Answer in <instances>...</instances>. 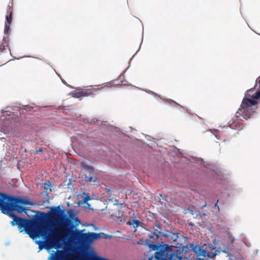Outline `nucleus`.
<instances>
[{"mask_svg": "<svg viewBox=\"0 0 260 260\" xmlns=\"http://www.w3.org/2000/svg\"><path fill=\"white\" fill-rule=\"evenodd\" d=\"M68 214L70 217L64 216L59 207L52 208L45 218L48 225L53 228L54 231L48 230L42 224L46 229V234L37 236L35 239L42 238L46 240L45 248L51 253L49 260H87L90 250L85 255H79L75 246L82 241H94L100 238V235L90 232L84 233V231L69 228L78 225L80 221L74 216L73 211H69Z\"/></svg>", "mask_w": 260, "mask_h": 260, "instance_id": "obj_1", "label": "nucleus"}, {"mask_svg": "<svg viewBox=\"0 0 260 260\" xmlns=\"http://www.w3.org/2000/svg\"><path fill=\"white\" fill-rule=\"evenodd\" d=\"M27 205L32 204L26 199L15 198L0 193V210L4 214L13 218L11 221L12 225H18L20 232L25 231L33 239L37 236L45 235L46 229L42 224L24 220L14 215L13 211L15 210L19 213L24 212L28 214L30 211L24 208Z\"/></svg>", "mask_w": 260, "mask_h": 260, "instance_id": "obj_2", "label": "nucleus"}, {"mask_svg": "<svg viewBox=\"0 0 260 260\" xmlns=\"http://www.w3.org/2000/svg\"><path fill=\"white\" fill-rule=\"evenodd\" d=\"M143 31H144V30L143 29H142V37L141 38V41L140 46H139L138 50L136 52V53L131 58L129 63H128V66L126 68V69H125L124 71H123L122 72V73L120 74V75L118 76V77L116 79L101 84L100 85H99L101 90L105 88H110L112 87H115L117 85H119L120 84H121L122 85H124L126 84L123 83V82L124 81L126 82V84H127L128 85H132L131 83H128L126 80L125 78V74L126 72V71H127V70L129 69V68L130 67L131 64V61L134 58L135 56L139 52V51L141 49V46H142L143 41Z\"/></svg>", "mask_w": 260, "mask_h": 260, "instance_id": "obj_3", "label": "nucleus"}, {"mask_svg": "<svg viewBox=\"0 0 260 260\" xmlns=\"http://www.w3.org/2000/svg\"><path fill=\"white\" fill-rule=\"evenodd\" d=\"M101 91L99 86L92 85L83 87H78L75 90H72L68 93V96L72 98H86L96 95Z\"/></svg>", "mask_w": 260, "mask_h": 260, "instance_id": "obj_4", "label": "nucleus"}, {"mask_svg": "<svg viewBox=\"0 0 260 260\" xmlns=\"http://www.w3.org/2000/svg\"><path fill=\"white\" fill-rule=\"evenodd\" d=\"M256 99H243L241 108L237 113V116L238 117V114H242L243 117L245 119L250 117L252 110L256 108L257 102Z\"/></svg>", "mask_w": 260, "mask_h": 260, "instance_id": "obj_5", "label": "nucleus"}, {"mask_svg": "<svg viewBox=\"0 0 260 260\" xmlns=\"http://www.w3.org/2000/svg\"><path fill=\"white\" fill-rule=\"evenodd\" d=\"M193 250L199 255L204 257H212L217 254L214 248H211L210 246L206 247V248L196 246Z\"/></svg>", "mask_w": 260, "mask_h": 260, "instance_id": "obj_6", "label": "nucleus"}, {"mask_svg": "<svg viewBox=\"0 0 260 260\" xmlns=\"http://www.w3.org/2000/svg\"><path fill=\"white\" fill-rule=\"evenodd\" d=\"M258 87L257 90L254 92V88L247 89L244 93L243 98H260V76L255 80V83L254 87Z\"/></svg>", "mask_w": 260, "mask_h": 260, "instance_id": "obj_7", "label": "nucleus"}, {"mask_svg": "<svg viewBox=\"0 0 260 260\" xmlns=\"http://www.w3.org/2000/svg\"><path fill=\"white\" fill-rule=\"evenodd\" d=\"M81 166L82 169V174L81 178L84 180L90 182L92 181V173L93 172L92 168L88 166L85 162H82Z\"/></svg>", "mask_w": 260, "mask_h": 260, "instance_id": "obj_8", "label": "nucleus"}, {"mask_svg": "<svg viewBox=\"0 0 260 260\" xmlns=\"http://www.w3.org/2000/svg\"><path fill=\"white\" fill-rule=\"evenodd\" d=\"M10 6L8 5L7 8V13L5 16V26L4 34L6 36L8 35L9 31L11 29V24L12 23V11L10 10Z\"/></svg>", "mask_w": 260, "mask_h": 260, "instance_id": "obj_9", "label": "nucleus"}, {"mask_svg": "<svg viewBox=\"0 0 260 260\" xmlns=\"http://www.w3.org/2000/svg\"><path fill=\"white\" fill-rule=\"evenodd\" d=\"M3 40L5 41V47L8 48V50L10 52V54L13 58V59H10L8 62L14 60V59H17V58L14 56L11 52V49L10 48L9 43V36H4Z\"/></svg>", "mask_w": 260, "mask_h": 260, "instance_id": "obj_10", "label": "nucleus"}, {"mask_svg": "<svg viewBox=\"0 0 260 260\" xmlns=\"http://www.w3.org/2000/svg\"><path fill=\"white\" fill-rule=\"evenodd\" d=\"M82 197L83 199V201H79L78 203V205L81 206L82 204H85L87 205L88 208H89L90 206V205L88 203H87V202L90 200L89 196L85 193H83Z\"/></svg>", "mask_w": 260, "mask_h": 260, "instance_id": "obj_11", "label": "nucleus"}, {"mask_svg": "<svg viewBox=\"0 0 260 260\" xmlns=\"http://www.w3.org/2000/svg\"><path fill=\"white\" fill-rule=\"evenodd\" d=\"M146 92L150 94H151V95H152L153 96V98H166V96H161V95L160 94H157V93L153 91H151L150 90H147V91H146Z\"/></svg>", "mask_w": 260, "mask_h": 260, "instance_id": "obj_12", "label": "nucleus"}, {"mask_svg": "<svg viewBox=\"0 0 260 260\" xmlns=\"http://www.w3.org/2000/svg\"><path fill=\"white\" fill-rule=\"evenodd\" d=\"M129 225H133L135 228H137L140 224V221L138 220L134 219L129 222Z\"/></svg>", "mask_w": 260, "mask_h": 260, "instance_id": "obj_13", "label": "nucleus"}, {"mask_svg": "<svg viewBox=\"0 0 260 260\" xmlns=\"http://www.w3.org/2000/svg\"><path fill=\"white\" fill-rule=\"evenodd\" d=\"M44 188L46 190V192L48 193V191H51V184L49 182L45 183L44 184Z\"/></svg>", "mask_w": 260, "mask_h": 260, "instance_id": "obj_14", "label": "nucleus"}, {"mask_svg": "<svg viewBox=\"0 0 260 260\" xmlns=\"http://www.w3.org/2000/svg\"><path fill=\"white\" fill-rule=\"evenodd\" d=\"M25 57L34 58H35V59H38V60H42V59H41V58H40L39 57L31 56H27V55H24V56H21L20 57L17 58V59L19 60L20 59H21V58H25Z\"/></svg>", "mask_w": 260, "mask_h": 260, "instance_id": "obj_15", "label": "nucleus"}, {"mask_svg": "<svg viewBox=\"0 0 260 260\" xmlns=\"http://www.w3.org/2000/svg\"><path fill=\"white\" fill-rule=\"evenodd\" d=\"M5 50L6 47L5 44H3L2 42H0V52L4 53L5 52Z\"/></svg>", "mask_w": 260, "mask_h": 260, "instance_id": "obj_16", "label": "nucleus"}, {"mask_svg": "<svg viewBox=\"0 0 260 260\" xmlns=\"http://www.w3.org/2000/svg\"><path fill=\"white\" fill-rule=\"evenodd\" d=\"M61 81L62 82V83L66 85L67 86L70 87V88H74V86H72L71 85L68 84L67 83V82L64 79H62L61 78Z\"/></svg>", "mask_w": 260, "mask_h": 260, "instance_id": "obj_17", "label": "nucleus"}, {"mask_svg": "<svg viewBox=\"0 0 260 260\" xmlns=\"http://www.w3.org/2000/svg\"><path fill=\"white\" fill-rule=\"evenodd\" d=\"M178 235L176 234H173L172 235L171 238L173 240V241H176L178 238Z\"/></svg>", "mask_w": 260, "mask_h": 260, "instance_id": "obj_18", "label": "nucleus"}, {"mask_svg": "<svg viewBox=\"0 0 260 260\" xmlns=\"http://www.w3.org/2000/svg\"><path fill=\"white\" fill-rule=\"evenodd\" d=\"M247 24H248V25L249 27V28H250V29H251L253 32H254L255 33H256V34L257 35H258V36H260V34H259V33L256 32V31H255L254 30H253V29L251 28V27L249 25V24H248V23H247Z\"/></svg>", "mask_w": 260, "mask_h": 260, "instance_id": "obj_19", "label": "nucleus"}, {"mask_svg": "<svg viewBox=\"0 0 260 260\" xmlns=\"http://www.w3.org/2000/svg\"><path fill=\"white\" fill-rule=\"evenodd\" d=\"M196 260H205L204 258H197V259Z\"/></svg>", "mask_w": 260, "mask_h": 260, "instance_id": "obj_20", "label": "nucleus"}, {"mask_svg": "<svg viewBox=\"0 0 260 260\" xmlns=\"http://www.w3.org/2000/svg\"><path fill=\"white\" fill-rule=\"evenodd\" d=\"M240 12H241V14L242 15V16L243 17V18H244V19H245V18L244 17V16H243V14H242V12H241V11H240Z\"/></svg>", "mask_w": 260, "mask_h": 260, "instance_id": "obj_21", "label": "nucleus"}, {"mask_svg": "<svg viewBox=\"0 0 260 260\" xmlns=\"http://www.w3.org/2000/svg\"><path fill=\"white\" fill-rule=\"evenodd\" d=\"M52 69H53V71H54L55 73H56V74L58 75L57 73H56V70H55V69H54L53 68H52Z\"/></svg>", "mask_w": 260, "mask_h": 260, "instance_id": "obj_22", "label": "nucleus"}, {"mask_svg": "<svg viewBox=\"0 0 260 260\" xmlns=\"http://www.w3.org/2000/svg\"><path fill=\"white\" fill-rule=\"evenodd\" d=\"M52 69H53V71H54L55 73H56V74L58 75L57 73H56V70H55V69H54L53 68H52Z\"/></svg>", "mask_w": 260, "mask_h": 260, "instance_id": "obj_23", "label": "nucleus"}, {"mask_svg": "<svg viewBox=\"0 0 260 260\" xmlns=\"http://www.w3.org/2000/svg\"><path fill=\"white\" fill-rule=\"evenodd\" d=\"M52 69H53V71H54L55 73H56V74L58 75L57 73H56V70H55V69H54L53 68H52Z\"/></svg>", "mask_w": 260, "mask_h": 260, "instance_id": "obj_24", "label": "nucleus"}, {"mask_svg": "<svg viewBox=\"0 0 260 260\" xmlns=\"http://www.w3.org/2000/svg\"><path fill=\"white\" fill-rule=\"evenodd\" d=\"M52 69H53V71H54L55 73H56V74L58 75L57 73H56V70H55V69H54L53 68H52Z\"/></svg>", "mask_w": 260, "mask_h": 260, "instance_id": "obj_25", "label": "nucleus"}, {"mask_svg": "<svg viewBox=\"0 0 260 260\" xmlns=\"http://www.w3.org/2000/svg\"><path fill=\"white\" fill-rule=\"evenodd\" d=\"M4 64H3V65H4ZM1 66H2V65H1Z\"/></svg>", "mask_w": 260, "mask_h": 260, "instance_id": "obj_26", "label": "nucleus"}]
</instances>
